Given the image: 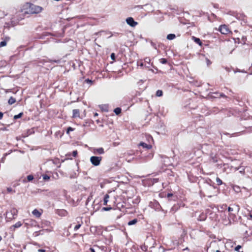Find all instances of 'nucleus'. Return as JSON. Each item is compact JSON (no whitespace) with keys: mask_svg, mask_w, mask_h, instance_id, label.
I'll list each match as a JSON object with an SVG mask.
<instances>
[{"mask_svg":"<svg viewBox=\"0 0 252 252\" xmlns=\"http://www.w3.org/2000/svg\"><path fill=\"white\" fill-rule=\"evenodd\" d=\"M25 14H37L41 12L42 8L31 3H27L23 6Z\"/></svg>","mask_w":252,"mask_h":252,"instance_id":"1","label":"nucleus"},{"mask_svg":"<svg viewBox=\"0 0 252 252\" xmlns=\"http://www.w3.org/2000/svg\"><path fill=\"white\" fill-rule=\"evenodd\" d=\"M228 220H226L224 221V223L225 225L231 224L236 221L237 220V212L236 211H234L233 207H229L228 208Z\"/></svg>","mask_w":252,"mask_h":252,"instance_id":"2","label":"nucleus"},{"mask_svg":"<svg viewBox=\"0 0 252 252\" xmlns=\"http://www.w3.org/2000/svg\"><path fill=\"white\" fill-rule=\"evenodd\" d=\"M215 188L210 185H207L201 190L204 196L211 197L213 196Z\"/></svg>","mask_w":252,"mask_h":252,"instance_id":"3","label":"nucleus"},{"mask_svg":"<svg viewBox=\"0 0 252 252\" xmlns=\"http://www.w3.org/2000/svg\"><path fill=\"white\" fill-rule=\"evenodd\" d=\"M110 196L108 193L106 194L103 197V204L106 207H103L102 209V211H108L111 210L112 208L110 204Z\"/></svg>","mask_w":252,"mask_h":252,"instance_id":"4","label":"nucleus"},{"mask_svg":"<svg viewBox=\"0 0 252 252\" xmlns=\"http://www.w3.org/2000/svg\"><path fill=\"white\" fill-rule=\"evenodd\" d=\"M101 160L102 157H101L92 156L90 158L91 163L94 166L99 165Z\"/></svg>","mask_w":252,"mask_h":252,"instance_id":"5","label":"nucleus"},{"mask_svg":"<svg viewBox=\"0 0 252 252\" xmlns=\"http://www.w3.org/2000/svg\"><path fill=\"white\" fill-rule=\"evenodd\" d=\"M219 31L223 34H227L231 32L230 29L226 25H220L219 28Z\"/></svg>","mask_w":252,"mask_h":252,"instance_id":"6","label":"nucleus"},{"mask_svg":"<svg viewBox=\"0 0 252 252\" xmlns=\"http://www.w3.org/2000/svg\"><path fill=\"white\" fill-rule=\"evenodd\" d=\"M126 22L128 25L132 27H135L138 24V23L135 22L132 17L127 18L126 19Z\"/></svg>","mask_w":252,"mask_h":252,"instance_id":"7","label":"nucleus"},{"mask_svg":"<svg viewBox=\"0 0 252 252\" xmlns=\"http://www.w3.org/2000/svg\"><path fill=\"white\" fill-rule=\"evenodd\" d=\"M72 118L73 119H82V118L80 116V111L79 109H74L72 110Z\"/></svg>","mask_w":252,"mask_h":252,"instance_id":"8","label":"nucleus"},{"mask_svg":"<svg viewBox=\"0 0 252 252\" xmlns=\"http://www.w3.org/2000/svg\"><path fill=\"white\" fill-rule=\"evenodd\" d=\"M24 223L26 227H28L29 226L34 225L35 223V221L32 219H26L24 220Z\"/></svg>","mask_w":252,"mask_h":252,"instance_id":"9","label":"nucleus"},{"mask_svg":"<svg viewBox=\"0 0 252 252\" xmlns=\"http://www.w3.org/2000/svg\"><path fill=\"white\" fill-rule=\"evenodd\" d=\"M76 221L77 224L75 225L74 228V230L75 231H76L79 229L83 223L82 219L80 218L76 219Z\"/></svg>","mask_w":252,"mask_h":252,"instance_id":"10","label":"nucleus"},{"mask_svg":"<svg viewBox=\"0 0 252 252\" xmlns=\"http://www.w3.org/2000/svg\"><path fill=\"white\" fill-rule=\"evenodd\" d=\"M23 223L21 221H19L15 224L10 226V229L12 231H15V229L19 228L22 225Z\"/></svg>","mask_w":252,"mask_h":252,"instance_id":"11","label":"nucleus"},{"mask_svg":"<svg viewBox=\"0 0 252 252\" xmlns=\"http://www.w3.org/2000/svg\"><path fill=\"white\" fill-rule=\"evenodd\" d=\"M207 218V214L205 213H201L198 217L197 218V220L198 221H204Z\"/></svg>","mask_w":252,"mask_h":252,"instance_id":"12","label":"nucleus"},{"mask_svg":"<svg viewBox=\"0 0 252 252\" xmlns=\"http://www.w3.org/2000/svg\"><path fill=\"white\" fill-rule=\"evenodd\" d=\"M56 213L61 216H65L67 214V212L64 209L57 210Z\"/></svg>","mask_w":252,"mask_h":252,"instance_id":"13","label":"nucleus"},{"mask_svg":"<svg viewBox=\"0 0 252 252\" xmlns=\"http://www.w3.org/2000/svg\"><path fill=\"white\" fill-rule=\"evenodd\" d=\"M191 39L195 42L196 44H198L200 46H202L203 45L202 42L201 41V40L197 37H196L194 36H192L191 37Z\"/></svg>","mask_w":252,"mask_h":252,"instance_id":"14","label":"nucleus"},{"mask_svg":"<svg viewBox=\"0 0 252 252\" xmlns=\"http://www.w3.org/2000/svg\"><path fill=\"white\" fill-rule=\"evenodd\" d=\"M32 214L36 218H39L41 216V213H40L37 209H35L32 211Z\"/></svg>","mask_w":252,"mask_h":252,"instance_id":"15","label":"nucleus"},{"mask_svg":"<svg viewBox=\"0 0 252 252\" xmlns=\"http://www.w3.org/2000/svg\"><path fill=\"white\" fill-rule=\"evenodd\" d=\"M219 160H220V158L217 155L212 157L210 159V162L214 163L218 162Z\"/></svg>","mask_w":252,"mask_h":252,"instance_id":"16","label":"nucleus"},{"mask_svg":"<svg viewBox=\"0 0 252 252\" xmlns=\"http://www.w3.org/2000/svg\"><path fill=\"white\" fill-rule=\"evenodd\" d=\"M34 179L33 176L32 175H29L27 176V179H24L22 180L23 183H27V182H31Z\"/></svg>","mask_w":252,"mask_h":252,"instance_id":"17","label":"nucleus"},{"mask_svg":"<svg viewBox=\"0 0 252 252\" xmlns=\"http://www.w3.org/2000/svg\"><path fill=\"white\" fill-rule=\"evenodd\" d=\"M139 145L141 146L142 147H143L144 148H146L147 149H150L152 147L151 145L147 144L143 142H140V143L139 144Z\"/></svg>","mask_w":252,"mask_h":252,"instance_id":"18","label":"nucleus"},{"mask_svg":"<svg viewBox=\"0 0 252 252\" xmlns=\"http://www.w3.org/2000/svg\"><path fill=\"white\" fill-rule=\"evenodd\" d=\"M77 154H78V152H77V150H75V151H73L72 152V154H71V153H68V154H67L66 155V156L67 157H68L69 158H70V159H72V158H70V156L71 155H72V156H73V157H77Z\"/></svg>","mask_w":252,"mask_h":252,"instance_id":"19","label":"nucleus"},{"mask_svg":"<svg viewBox=\"0 0 252 252\" xmlns=\"http://www.w3.org/2000/svg\"><path fill=\"white\" fill-rule=\"evenodd\" d=\"M154 206L157 210H159L161 207L158 202L155 201L153 203Z\"/></svg>","mask_w":252,"mask_h":252,"instance_id":"20","label":"nucleus"},{"mask_svg":"<svg viewBox=\"0 0 252 252\" xmlns=\"http://www.w3.org/2000/svg\"><path fill=\"white\" fill-rule=\"evenodd\" d=\"M15 102H16V99H15V98H14V97H12V96H11V97L9 98V100H8V104H10V105H12V104H14V103H15Z\"/></svg>","mask_w":252,"mask_h":252,"instance_id":"21","label":"nucleus"},{"mask_svg":"<svg viewBox=\"0 0 252 252\" xmlns=\"http://www.w3.org/2000/svg\"><path fill=\"white\" fill-rule=\"evenodd\" d=\"M121 111H122L121 108L120 107H117L114 110V112L117 115L120 114L121 113Z\"/></svg>","mask_w":252,"mask_h":252,"instance_id":"22","label":"nucleus"},{"mask_svg":"<svg viewBox=\"0 0 252 252\" xmlns=\"http://www.w3.org/2000/svg\"><path fill=\"white\" fill-rule=\"evenodd\" d=\"M176 37V36L174 34H169L167 36V39L168 40H173Z\"/></svg>","mask_w":252,"mask_h":252,"instance_id":"23","label":"nucleus"},{"mask_svg":"<svg viewBox=\"0 0 252 252\" xmlns=\"http://www.w3.org/2000/svg\"><path fill=\"white\" fill-rule=\"evenodd\" d=\"M137 222V220L136 219H135L129 221L128 222V225H131L135 224Z\"/></svg>","mask_w":252,"mask_h":252,"instance_id":"24","label":"nucleus"},{"mask_svg":"<svg viewBox=\"0 0 252 252\" xmlns=\"http://www.w3.org/2000/svg\"><path fill=\"white\" fill-rule=\"evenodd\" d=\"M162 95H163V92L161 90H158L156 92V96H157L159 97V96H161Z\"/></svg>","mask_w":252,"mask_h":252,"instance_id":"25","label":"nucleus"},{"mask_svg":"<svg viewBox=\"0 0 252 252\" xmlns=\"http://www.w3.org/2000/svg\"><path fill=\"white\" fill-rule=\"evenodd\" d=\"M23 112H21L19 114L15 115L14 116V119L15 120H16L17 119H19V118L22 117L23 116Z\"/></svg>","mask_w":252,"mask_h":252,"instance_id":"26","label":"nucleus"},{"mask_svg":"<svg viewBox=\"0 0 252 252\" xmlns=\"http://www.w3.org/2000/svg\"><path fill=\"white\" fill-rule=\"evenodd\" d=\"M96 151L99 154H102L104 153V149L102 148L97 149Z\"/></svg>","mask_w":252,"mask_h":252,"instance_id":"27","label":"nucleus"},{"mask_svg":"<svg viewBox=\"0 0 252 252\" xmlns=\"http://www.w3.org/2000/svg\"><path fill=\"white\" fill-rule=\"evenodd\" d=\"M42 177H43V179L44 181H48L50 178V176L47 174H43L42 175Z\"/></svg>","mask_w":252,"mask_h":252,"instance_id":"28","label":"nucleus"},{"mask_svg":"<svg viewBox=\"0 0 252 252\" xmlns=\"http://www.w3.org/2000/svg\"><path fill=\"white\" fill-rule=\"evenodd\" d=\"M216 182L217 183V185H221L222 184V181H221V180L219 178V177H217L216 178Z\"/></svg>","mask_w":252,"mask_h":252,"instance_id":"29","label":"nucleus"},{"mask_svg":"<svg viewBox=\"0 0 252 252\" xmlns=\"http://www.w3.org/2000/svg\"><path fill=\"white\" fill-rule=\"evenodd\" d=\"M159 62L162 64H166L167 63V61L165 58H161L159 59Z\"/></svg>","mask_w":252,"mask_h":252,"instance_id":"30","label":"nucleus"},{"mask_svg":"<svg viewBox=\"0 0 252 252\" xmlns=\"http://www.w3.org/2000/svg\"><path fill=\"white\" fill-rule=\"evenodd\" d=\"M242 246L240 245H238L235 248V251H237V252H244L243 251H240V249H241Z\"/></svg>","mask_w":252,"mask_h":252,"instance_id":"31","label":"nucleus"},{"mask_svg":"<svg viewBox=\"0 0 252 252\" xmlns=\"http://www.w3.org/2000/svg\"><path fill=\"white\" fill-rule=\"evenodd\" d=\"M47 62L51 63H60L61 62V60H52L49 59Z\"/></svg>","mask_w":252,"mask_h":252,"instance_id":"32","label":"nucleus"},{"mask_svg":"<svg viewBox=\"0 0 252 252\" xmlns=\"http://www.w3.org/2000/svg\"><path fill=\"white\" fill-rule=\"evenodd\" d=\"M7 191L8 193H15V191L13 190L11 188H7Z\"/></svg>","mask_w":252,"mask_h":252,"instance_id":"33","label":"nucleus"},{"mask_svg":"<svg viewBox=\"0 0 252 252\" xmlns=\"http://www.w3.org/2000/svg\"><path fill=\"white\" fill-rule=\"evenodd\" d=\"M73 130L74 128H72L71 127H68L66 130V133L69 134L70 131H72Z\"/></svg>","mask_w":252,"mask_h":252,"instance_id":"34","label":"nucleus"},{"mask_svg":"<svg viewBox=\"0 0 252 252\" xmlns=\"http://www.w3.org/2000/svg\"><path fill=\"white\" fill-rule=\"evenodd\" d=\"M11 212L12 214H13V215H15V216L17 215V213H18V211L15 209H13L12 210H11Z\"/></svg>","mask_w":252,"mask_h":252,"instance_id":"35","label":"nucleus"},{"mask_svg":"<svg viewBox=\"0 0 252 252\" xmlns=\"http://www.w3.org/2000/svg\"><path fill=\"white\" fill-rule=\"evenodd\" d=\"M234 41L235 43H242V42L241 41V40L239 38H234Z\"/></svg>","mask_w":252,"mask_h":252,"instance_id":"36","label":"nucleus"},{"mask_svg":"<svg viewBox=\"0 0 252 252\" xmlns=\"http://www.w3.org/2000/svg\"><path fill=\"white\" fill-rule=\"evenodd\" d=\"M6 45V42L5 41H2L0 43V47L4 46Z\"/></svg>","mask_w":252,"mask_h":252,"instance_id":"37","label":"nucleus"},{"mask_svg":"<svg viewBox=\"0 0 252 252\" xmlns=\"http://www.w3.org/2000/svg\"><path fill=\"white\" fill-rule=\"evenodd\" d=\"M246 37L245 36H242L241 39V41L242 42V44H245V42L246 41Z\"/></svg>","mask_w":252,"mask_h":252,"instance_id":"38","label":"nucleus"},{"mask_svg":"<svg viewBox=\"0 0 252 252\" xmlns=\"http://www.w3.org/2000/svg\"><path fill=\"white\" fill-rule=\"evenodd\" d=\"M85 82L88 83H90L91 85L93 84V81L89 79H86Z\"/></svg>","mask_w":252,"mask_h":252,"instance_id":"39","label":"nucleus"},{"mask_svg":"<svg viewBox=\"0 0 252 252\" xmlns=\"http://www.w3.org/2000/svg\"><path fill=\"white\" fill-rule=\"evenodd\" d=\"M111 58L112 60H113L114 61L115 60V54L114 53L111 54Z\"/></svg>","mask_w":252,"mask_h":252,"instance_id":"40","label":"nucleus"},{"mask_svg":"<svg viewBox=\"0 0 252 252\" xmlns=\"http://www.w3.org/2000/svg\"><path fill=\"white\" fill-rule=\"evenodd\" d=\"M206 61L207 65H210L212 63V62L208 59L206 58Z\"/></svg>","mask_w":252,"mask_h":252,"instance_id":"41","label":"nucleus"},{"mask_svg":"<svg viewBox=\"0 0 252 252\" xmlns=\"http://www.w3.org/2000/svg\"><path fill=\"white\" fill-rule=\"evenodd\" d=\"M144 60L145 62H147L148 63H150V62H151V59H150V58H146Z\"/></svg>","mask_w":252,"mask_h":252,"instance_id":"42","label":"nucleus"},{"mask_svg":"<svg viewBox=\"0 0 252 252\" xmlns=\"http://www.w3.org/2000/svg\"><path fill=\"white\" fill-rule=\"evenodd\" d=\"M173 196V194L172 193H168L167 195V197H171Z\"/></svg>","mask_w":252,"mask_h":252,"instance_id":"43","label":"nucleus"},{"mask_svg":"<svg viewBox=\"0 0 252 252\" xmlns=\"http://www.w3.org/2000/svg\"><path fill=\"white\" fill-rule=\"evenodd\" d=\"M38 251L39 252H46V251L45 250H43V249H39L38 250Z\"/></svg>","mask_w":252,"mask_h":252,"instance_id":"44","label":"nucleus"},{"mask_svg":"<svg viewBox=\"0 0 252 252\" xmlns=\"http://www.w3.org/2000/svg\"><path fill=\"white\" fill-rule=\"evenodd\" d=\"M90 251L91 252H95L94 249V248H90Z\"/></svg>","mask_w":252,"mask_h":252,"instance_id":"45","label":"nucleus"},{"mask_svg":"<svg viewBox=\"0 0 252 252\" xmlns=\"http://www.w3.org/2000/svg\"><path fill=\"white\" fill-rule=\"evenodd\" d=\"M3 113L0 112V120H1L3 117Z\"/></svg>","mask_w":252,"mask_h":252,"instance_id":"46","label":"nucleus"},{"mask_svg":"<svg viewBox=\"0 0 252 252\" xmlns=\"http://www.w3.org/2000/svg\"><path fill=\"white\" fill-rule=\"evenodd\" d=\"M94 117H97V116H98V113L95 112L94 113Z\"/></svg>","mask_w":252,"mask_h":252,"instance_id":"47","label":"nucleus"},{"mask_svg":"<svg viewBox=\"0 0 252 252\" xmlns=\"http://www.w3.org/2000/svg\"><path fill=\"white\" fill-rule=\"evenodd\" d=\"M212 252H220V251L219 250H216V251L213 250L212 251Z\"/></svg>","mask_w":252,"mask_h":252,"instance_id":"48","label":"nucleus"},{"mask_svg":"<svg viewBox=\"0 0 252 252\" xmlns=\"http://www.w3.org/2000/svg\"><path fill=\"white\" fill-rule=\"evenodd\" d=\"M139 65L141 66H143L144 65V63H141L140 64H139Z\"/></svg>","mask_w":252,"mask_h":252,"instance_id":"49","label":"nucleus"},{"mask_svg":"<svg viewBox=\"0 0 252 252\" xmlns=\"http://www.w3.org/2000/svg\"><path fill=\"white\" fill-rule=\"evenodd\" d=\"M1 240H2V237H1V236H0V242L1 241Z\"/></svg>","mask_w":252,"mask_h":252,"instance_id":"50","label":"nucleus"},{"mask_svg":"<svg viewBox=\"0 0 252 252\" xmlns=\"http://www.w3.org/2000/svg\"><path fill=\"white\" fill-rule=\"evenodd\" d=\"M221 164H222L221 163L219 164H218V166H219L220 165H221Z\"/></svg>","mask_w":252,"mask_h":252,"instance_id":"51","label":"nucleus"},{"mask_svg":"<svg viewBox=\"0 0 252 252\" xmlns=\"http://www.w3.org/2000/svg\"><path fill=\"white\" fill-rule=\"evenodd\" d=\"M251 217H252V216H251Z\"/></svg>","mask_w":252,"mask_h":252,"instance_id":"52","label":"nucleus"},{"mask_svg":"<svg viewBox=\"0 0 252 252\" xmlns=\"http://www.w3.org/2000/svg\"><path fill=\"white\" fill-rule=\"evenodd\" d=\"M251 217H252V216H251Z\"/></svg>","mask_w":252,"mask_h":252,"instance_id":"53","label":"nucleus"}]
</instances>
